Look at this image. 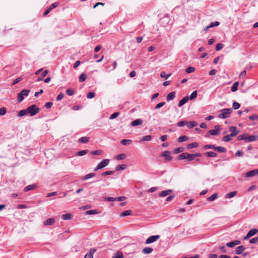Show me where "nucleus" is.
<instances>
[{
	"instance_id": "6e6d98bb",
	"label": "nucleus",
	"mask_w": 258,
	"mask_h": 258,
	"mask_svg": "<svg viewBox=\"0 0 258 258\" xmlns=\"http://www.w3.org/2000/svg\"><path fill=\"white\" fill-rule=\"evenodd\" d=\"M219 25V22L216 21L215 23H211L209 26L207 27V28H212L215 26H218Z\"/></svg>"
},
{
	"instance_id": "5701e85b",
	"label": "nucleus",
	"mask_w": 258,
	"mask_h": 258,
	"mask_svg": "<svg viewBox=\"0 0 258 258\" xmlns=\"http://www.w3.org/2000/svg\"><path fill=\"white\" fill-rule=\"evenodd\" d=\"M132 214V211L131 210H128L123 211V212L121 213L120 214V216L121 217H125L128 215H131Z\"/></svg>"
},
{
	"instance_id": "69168bd1",
	"label": "nucleus",
	"mask_w": 258,
	"mask_h": 258,
	"mask_svg": "<svg viewBox=\"0 0 258 258\" xmlns=\"http://www.w3.org/2000/svg\"><path fill=\"white\" fill-rule=\"evenodd\" d=\"M58 5H59L58 3H57V2L54 3L50 6L49 9L51 10H52L53 9L56 8Z\"/></svg>"
},
{
	"instance_id": "3c124183",
	"label": "nucleus",
	"mask_w": 258,
	"mask_h": 258,
	"mask_svg": "<svg viewBox=\"0 0 258 258\" xmlns=\"http://www.w3.org/2000/svg\"><path fill=\"white\" fill-rule=\"evenodd\" d=\"M119 114V113L118 112H114L111 115V116L109 117V119H113L116 118L117 117H118Z\"/></svg>"
},
{
	"instance_id": "72a5a7b5",
	"label": "nucleus",
	"mask_w": 258,
	"mask_h": 258,
	"mask_svg": "<svg viewBox=\"0 0 258 258\" xmlns=\"http://www.w3.org/2000/svg\"><path fill=\"white\" fill-rule=\"evenodd\" d=\"M232 138H233V137L230 136V134L229 135L224 136L222 138V141H223L224 142H229L232 140Z\"/></svg>"
},
{
	"instance_id": "f257e3e1",
	"label": "nucleus",
	"mask_w": 258,
	"mask_h": 258,
	"mask_svg": "<svg viewBox=\"0 0 258 258\" xmlns=\"http://www.w3.org/2000/svg\"><path fill=\"white\" fill-rule=\"evenodd\" d=\"M232 110L231 108H225L221 110V113L219 114L218 117L220 118H227L229 117L230 114L232 112Z\"/></svg>"
},
{
	"instance_id": "393cba45",
	"label": "nucleus",
	"mask_w": 258,
	"mask_h": 258,
	"mask_svg": "<svg viewBox=\"0 0 258 258\" xmlns=\"http://www.w3.org/2000/svg\"><path fill=\"white\" fill-rule=\"evenodd\" d=\"M152 136L151 135H147L144 136L140 140L141 142H145V141H150L152 140Z\"/></svg>"
},
{
	"instance_id": "c756f323",
	"label": "nucleus",
	"mask_w": 258,
	"mask_h": 258,
	"mask_svg": "<svg viewBox=\"0 0 258 258\" xmlns=\"http://www.w3.org/2000/svg\"><path fill=\"white\" fill-rule=\"evenodd\" d=\"M132 142L131 140L123 139L121 141V144L123 145L126 146L130 145Z\"/></svg>"
},
{
	"instance_id": "37998d69",
	"label": "nucleus",
	"mask_w": 258,
	"mask_h": 258,
	"mask_svg": "<svg viewBox=\"0 0 258 258\" xmlns=\"http://www.w3.org/2000/svg\"><path fill=\"white\" fill-rule=\"evenodd\" d=\"M97 213H98V212L96 210H89V211H87L86 212V215H93V214H96Z\"/></svg>"
},
{
	"instance_id": "cd10ccee",
	"label": "nucleus",
	"mask_w": 258,
	"mask_h": 258,
	"mask_svg": "<svg viewBox=\"0 0 258 258\" xmlns=\"http://www.w3.org/2000/svg\"><path fill=\"white\" fill-rule=\"evenodd\" d=\"M89 138L87 137H82L79 140V142H80L81 143H83V144L88 143L89 142Z\"/></svg>"
},
{
	"instance_id": "f3484780",
	"label": "nucleus",
	"mask_w": 258,
	"mask_h": 258,
	"mask_svg": "<svg viewBox=\"0 0 258 258\" xmlns=\"http://www.w3.org/2000/svg\"><path fill=\"white\" fill-rule=\"evenodd\" d=\"M245 250V247L243 245H240L236 247V253L237 254H241Z\"/></svg>"
},
{
	"instance_id": "a19ab883",
	"label": "nucleus",
	"mask_w": 258,
	"mask_h": 258,
	"mask_svg": "<svg viewBox=\"0 0 258 258\" xmlns=\"http://www.w3.org/2000/svg\"><path fill=\"white\" fill-rule=\"evenodd\" d=\"M90 153L92 155H101V154H102L103 153V151L102 150H98L92 151V152H91Z\"/></svg>"
},
{
	"instance_id": "a18cd8bd",
	"label": "nucleus",
	"mask_w": 258,
	"mask_h": 258,
	"mask_svg": "<svg viewBox=\"0 0 258 258\" xmlns=\"http://www.w3.org/2000/svg\"><path fill=\"white\" fill-rule=\"evenodd\" d=\"M217 194H214L211 196H210V197H209L208 198V200L209 201H213L215 200L217 198Z\"/></svg>"
},
{
	"instance_id": "13d9d810",
	"label": "nucleus",
	"mask_w": 258,
	"mask_h": 258,
	"mask_svg": "<svg viewBox=\"0 0 258 258\" xmlns=\"http://www.w3.org/2000/svg\"><path fill=\"white\" fill-rule=\"evenodd\" d=\"M114 173V171H107L102 173V175L106 176L108 175L113 174Z\"/></svg>"
},
{
	"instance_id": "ddd939ff",
	"label": "nucleus",
	"mask_w": 258,
	"mask_h": 258,
	"mask_svg": "<svg viewBox=\"0 0 258 258\" xmlns=\"http://www.w3.org/2000/svg\"><path fill=\"white\" fill-rule=\"evenodd\" d=\"M143 121L142 119H137L131 122V125L133 126L141 125L143 123Z\"/></svg>"
},
{
	"instance_id": "603ef678",
	"label": "nucleus",
	"mask_w": 258,
	"mask_h": 258,
	"mask_svg": "<svg viewBox=\"0 0 258 258\" xmlns=\"http://www.w3.org/2000/svg\"><path fill=\"white\" fill-rule=\"evenodd\" d=\"M240 105L239 103L236 102H234L233 103L232 107L234 109H235V110L237 109L240 107Z\"/></svg>"
},
{
	"instance_id": "7c9ffc66",
	"label": "nucleus",
	"mask_w": 258,
	"mask_h": 258,
	"mask_svg": "<svg viewBox=\"0 0 258 258\" xmlns=\"http://www.w3.org/2000/svg\"><path fill=\"white\" fill-rule=\"evenodd\" d=\"M88 150H84L77 152L76 155L79 156H82L88 153Z\"/></svg>"
},
{
	"instance_id": "de8ad7c7",
	"label": "nucleus",
	"mask_w": 258,
	"mask_h": 258,
	"mask_svg": "<svg viewBox=\"0 0 258 258\" xmlns=\"http://www.w3.org/2000/svg\"><path fill=\"white\" fill-rule=\"evenodd\" d=\"M197 91H195L192 92V93L191 94L189 99L190 100L194 99L197 97Z\"/></svg>"
},
{
	"instance_id": "0eeeda50",
	"label": "nucleus",
	"mask_w": 258,
	"mask_h": 258,
	"mask_svg": "<svg viewBox=\"0 0 258 258\" xmlns=\"http://www.w3.org/2000/svg\"><path fill=\"white\" fill-rule=\"evenodd\" d=\"M258 232V230L257 229H252L250 230L248 233H247L246 235L244 237L243 239L244 240H247L251 236L254 235L256 234Z\"/></svg>"
},
{
	"instance_id": "e2e57ef3",
	"label": "nucleus",
	"mask_w": 258,
	"mask_h": 258,
	"mask_svg": "<svg viewBox=\"0 0 258 258\" xmlns=\"http://www.w3.org/2000/svg\"><path fill=\"white\" fill-rule=\"evenodd\" d=\"M170 76V74H168V75H166L165 72H162L160 74V76L161 78H165L166 79H167Z\"/></svg>"
},
{
	"instance_id": "b1692460",
	"label": "nucleus",
	"mask_w": 258,
	"mask_h": 258,
	"mask_svg": "<svg viewBox=\"0 0 258 258\" xmlns=\"http://www.w3.org/2000/svg\"><path fill=\"white\" fill-rule=\"evenodd\" d=\"M239 85L238 82H235L233 83L232 87H231V90L232 92H235L238 89V86Z\"/></svg>"
},
{
	"instance_id": "09e8293b",
	"label": "nucleus",
	"mask_w": 258,
	"mask_h": 258,
	"mask_svg": "<svg viewBox=\"0 0 258 258\" xmlns=\"http://www.w3.org/2000/svg\"><path fill=\"white\" fill-rule=\"evenodd\" d=\"M30 91L29 90L24 89V90H23L21 92V93L23 95V96H28Z\"/></svg>"
},
{
	"instance_id": "4d7b16f0",
	"label": "nucleus",
	"mask_w": 258,
	"mask_h": 258,
	"mask_svg": "<svg viewBox=\"0 0 258 258\" xmlns=\"http://www.w3.org/2000/svg\"><path fill=\"white\" fill-rule=\"evenodd\" d=\"M7 112V109L6 107H2L0 108V115H5Z\"/></svg>"
},
{
	"instance_id": "e433bc0d",
	"label": "nucleus",
	"mask_w": 258,
	"mask_h": 258,
	"mask_svg": "<svg viewBox=\"0 0 258 258\" xmlns=\"http://www.w3.org/2000/svg\"><path fill=\"white\" fill-rule=\"evenodd\" d=\"M198 146V144L197 142H194L192 143L187 145V148L188 149H192V148L197 147Z\"/></svg>"
},
{
	"instance_id": "6ab92c4d",
	"label": "nucleus",
	"mask_w": 258,
	"mask_h": 258,
	"mask_svg": "<svg viewBox=\"0 0 258 258\" xmlns=\"http://www.w3.org/2000/svg\"><path fill=\"white\" fill-rule=\"evenodd\" d=\"M198 125V123L197 122L195 121L187 122L186 127L188 128H192L194 127L197 126Z\"/></svg>"
},
{
	"instance_id": "4c0bfd02",
	"label": "nucleus",
	"mask_w": 258,
	"mask_h": 258,
	"mask_svg": "<svg viewBox=\"0 0 258 258\" xmlns=\"http://www.w3.org/2000/svg\"><path fill=\"white\" fill-rule=\"evenodd\" d=\"M27 113H27V109H23L19 112V113L18 114V116L19 117H21V116H23L27 114Z\"/></svg>"
},
{
	"instance_id": "9d476101",
	"label": "nucleus",
	"mask_w": 258,
	"mask_h": 258,
	"mask_svg": "<svg viewBox=\"0 0 258 258\" xmlns=\"http://www.w3.org/2000/svg\"><path fill=\"white\" fill-rule=\"evenodd\" d=\"M162 156L165 157V159L168 161H170L172 159V157L171 156V153L169 151L164 152L162 154Z\"/></svg>"
},
{
	"instance_id": "ea45409f",
	"label": "nucleus",
	"mask_w": 258,
	"mask_h": 258,
	"mask_svg": "<svg viewBox=\"0 0 258 258\" xmlns=\"http://www.w3.org/2000/svg\"><path fill=\"white\" fill-rule=\"evenodd\" d=\"M126 166L125 165L121 164V165H119L117 166L115 169L116 171H119V170H124L126 168Z\"/></svg>"
},
{
	"instance_id": "f03ea898",
	"label": "nucleus",
	"mask_w": 258,
	"mask_h": 258,
	"mask_svg": "<svg viewBox=\"0 0 258 258\" xmlns=\"http://www.w3.org/2000/svg\"><path fill=\"white\" fill-rule=\"evenodd\" d=\"M39 110V108L35 104L32 105L27 108V113L31 116L35 115Z\"/></svg>"
},
{
	"instance_id": "c9c22d12",
	"label": "nucleus",
	"mask_w": 258,
	"mask_h": 258,
	"mask_svg": "<svg viewBox=\"0 0 258 258\" xmlns=\"http://www.w3.org/2000/svg\"><path fill=\"white\" fill-rule=\"evenodd\" d=\"M86 78H87L86 75L84 73H82L80 75L79 80L80 82H84V81H85Z\"/></svg>"
},
{
	"instance_id": "2f4dec72",
	"label": "nucleus",
	"mask_w": 258,
	"mask_h": 258,
	"mask_svg": "<svg viewBox=\"0 0 258 258\" xmlns=\"http://www.w3.org/2000/svg\"><path fill=\"white\" fill-rule=\"evenodd\" d=\"M215 150L220 153H225L226 151V149L222 147H215Z\"/></svg>"
},
{
	"instance_id": "0e129e2a",
	"label": "nucleus",
	"mask_w": 258,
	"mask_h": 258,
	"mask_svg": "<svg viewBox=\"0 0 258 258\" xmlns=\"http://www.w3.org/2000/svg\"><path fill=\"white\" fill-rule=\"evenodd\" d=\"M187 125V121H181L178 122V126H184Z\"/></svg>"
},
{
	"instance_id": "864d4df0",
	"label": "nucleus",
	"mask_w": 258,
	"mask_h": 258,
	"mask_svg": "<svg viewBox=\"0 0 258 258\" xmlns=\"http://www.w3.org/2000/svg\"><path fill=\"white\" fill-rule=\"evenodd\" d=\"M24 99V96L21 94V93H19L18 95V101L19 102H22Z\"/></svg>"
},
{
	"instance_id": "8fccbe9b",
	"label": "nucleus",
	"mask_w": 258,
	"mask_h": 258,
	"mask_svg": "<svg viewBox=\"0 0 258 258\" xmlns=\"http://www.w3.org/2000/svg\"><path fill=\"white\" fill-rule=\"evenodd\" d=\"M126 157V155L125 154H120L116 157L117 160H123Z\"/></svg>"
},
{
	"instance_id": "9b49d317",
	"label": "nucleus",
	"mask_w": 258,
	"mask_h": 258,
	"mask_svg": "<svg viewBox=\"0 0 258 258\" xmlns=\"http://www.w3.org/2000/svg\"><path fill=\"white\" fill-rule=\"evenodd\" d=\"M257 140H258V136L250 135V136L247 137L246 142H254V141H257Z\"/></svg>"
},
{
	"instance_id": "20e7f679",
	"label": "nucleus",
	"mask_w": 258,
	"mask_h": 258,
	"mask_svg": "<svg viewBox=\"0 0 258 258\" xmlns=\"http://www.w3.org/2000/svg\"><path fill=\"white\" fill-rule=\"evenodd\" d=\"M109 163V159H104L100 163L98 164L97 167L94 169V171H96L98 170L101 169L103 168L106 167Z\"/></svg>"
},
{
	"instance_id": "c85d7f7f",
	"label": "nucleus",
	"mask_w": 258,
	"mask_h": 258,
	"mask_svg": "<svg viewBox=\"0 0 258 258\" xmlns=\"http://www.w3.org/2000/svg\"><path fill=\"white\" fill-rule=\"evenodd\" d=\"M123 255L122 252L118 251L112 258H123Z\"/></svg>"
},
{
	"instance_id": "aec40b11",
	"label": "nucleus",
	"mask_w": 258,
	"mask_h": 258,
	"mask_svg": "<svg viewBox=\"0 0 258 258\" xmlns=\"http://www.w3.org/2000/svg\"><path fill=\"white\" fill-rule=\"evenodd\" d=\"M153 251V248L149 247H146L143 249L142 252L145 254H149L152 253Z\"/></svg>"
},
{
	"instance_id": "dca6fc26",
	"label": "nucleus",
	"mask_w": 258,
	"mask_h": 258,
	"mask_svg": "<svg viewBox=\"0 0 258 258\" xmlns=\"http://www.w3.org/2000/svg\"><path fill=\"white\" fill-rule=\"evenodd\" d=\"M172 191L170 189H167L165 190L162 191L159 194V196L161 197H164L169 195L170 192Z\"/></svg>"
},
{
	"instance_id": "a211bd4d",
	"label": "nucleus",
	"mask_w": 258,
	"mask_h": 258,
	"mask_svg": "<svg viewBox=\"0 0 258 258\" xmlns=\"http://www.w3.org/2000/svg\"><path fill=\"white\" fill-rule=\"evenodd\" d=\"M175 97V92H171L167 96V101H169L173 100Z\"/></svg>"
},
{
	"instance_id": "f704fd0d",
	"label": "nucleus",
	"mask_w": 258,
	"mask_h": 258,
	"mask_svg": "<svg viewBox=\"0 0 258 258\" xmlns=\"http://www.w3.org/2000/svg\"><path fill=\"white\" fill-rule=\"evenodd\" d=\"M236 194H237V192L235 191H232V192L228 193L226 195L225 197L226 198H233V197H234L236 195Z\"/></svg>"
},
{
	"instance_id": "4468645a",
	"label": "nucleus",
	"mask_w": 258,
	"mask_h": 258,
	"mask_svg": "<svg viewBox=\"0 0 258 258\" xmlns=\"http://www.w3.org/2000/svg\"><path fill=\"white\" fill-rule=\"evenodd\" d=\"M96 249L94 248H91L90 249L89 253H87L84 258H93V254L95 252Z\"/></svg>"
},
{
	"instance_id": "bb28decb",
	"label": "nucleus",
	"mask_w": 258,
	"mask_h": 258,
	"mask_svg": "<svg viewBox=\"0 0 258 258\" xmlns=\"http://www.w3.org/2000/svg\"><path fill=\"white\" fill-rule=\"evenodd\" d=\"M255 175V170H252L250 171L246 172L245 174L246 177H250Z\"/></svg>"
},
{
	"instance_id": "680f3d73",
	"label": "nucleus",
	"mask_w": 258,
	"mask_h": 258,
	"mask_svg": "<svg viewBox=\"0 0 258 258\" xmlns=\"http://www.w3.org/2000/svg\"><path fill=\"white\" fill-rule=\"evenodd\" d=\"M22 80V78H21V77L17 78L15 80H14V81H13V82L12 83V85H15V84L18 83L19 82L21 81Z\"/></svg>"
},
{
	"instance_id": "4be33fe9",
	"label": "nucleus",
	"mask_w": 258,
	"mask_h": 258,
	"mask_svg": "<svg viewBox=\"0 0 258 258\" xmlns=\"http://www.w3.org/2000/svg\"><path fill=\"white\" fill-rule=\"evenodd\" d=\"M95 175H96V174L95 173H91L88 174L83 177L82 180H87L89 178L94 177Z\"/></svg>"
},
{
	"instance_id": "58836bf2",
	"label": "nucleus",
	"mask_w": 258,
	"mask_h": 258,
	"mask_svg": "<svg viewBox=\"0 0 258 258\" xmlns=\"http://www.w3.org/2000/svg\"><path fill=\"white\" fill-rule=\"evenodd\" d=\"M206 154L208 156V157H215L216 156H217V154L216 153L214 152H212V151H209V152H207Z\"/></svg>"
},
{
	"instance_id": "473e14b6",
	"label": "nucleus",
	"mask_w": 258,
	"mask_h": 258,
	"mask_svg": "<svg viewBox=\"0 0 258 258\" xmlns=\"http://www.w3.org/2000/svg\"><path fill=\"white\" fill-rule=\"evenodd\" d=\"M247 136L246 134H242L241 135H239L237 137V140L238 141L244 140L245 141H246V138H247Z\"/></svg>"
},
{
	"instance_id": "2eb2a0df",
	"label": "nucleus",
	"mask_w": 258,
	"mask_h": 258,
	"mask_svg": "<svg viewBox=\"0 0 258 258\" xmlns=\"http://www.w3.org/2000/svg\"><path fill=\"white\" fill-rule=\"evenodd\" d=\"M36 187H37V186H36V185L35 184H31V185H28V186H26L24 188V191L25 192H27V191H28L31 190H34Z\"/></svg>"
},
{
	"instance_id": "052dcab7",
	"label": "nucleus",
	"mask_w": 258,
	"mask_h": 258,
	"mask_svg": "<svg viewBox=\"0 0 258 258\" xmlns=\"http://www.w3.org/2000/svg\"><path fill=\"white\" fill-rule=\"evenodd\" d=\"M224 47V45L222 43H218L217 45H216V50H220V49H221L223 47Z\"/></svg>"
},
{
	"instance_id": "bf43d9fd",
	"label": "nucleus",
	"mask_w": 258,
	"mask_h": 258,
	"mask_svg": "<svg viewBox=\"0 0 258 258\" xmlns=\"http://www.w3.org/2000/svg\"><path fill=\"white\" fill-rule=\"evenodd\" d=\"M215 146L214 145H207L204 147V149H213L215 150Z\"/></svg>"
},
{
	"instance_id": "6e6552de",
	"label": "nucleus",
	"mask_w": 258,
	"mask_h": 258,
	"mask_svg": "<svg viewBox=\"0 0 258 258\" xmlns=\"http://www.w3.org/2000/svg\"><path fill=\"white\" fill-rule=\"evenodd\" d=\"M221 128L219 125H217L215 126V129L210 130L209 133L211 135H218L219 134V131Z\"/></svg>"
},
{
	"instance_id": "774afa93",
	"label": "nucleus",
	"mask_w": 258,
	"mask_h": 258,
	"mask_svg": "<svg viewBox=\"0 0 258 258\" xmlns=\"http://www.w3.org/2000/svg\"><path fill=\"white\" fill-rule=\"evenodd\" d=\"M165 104V102H160L156 105L155 108L159 109V108H161V107H162Z\"/></svg>"
},
{
	"instance_id": "338daca9",
	"label": "nucleus",
	"mask_w": 258,
	"mask_h": 258,
	"mask_svg": "<svg viewBox=\"0 0 258 258\" xmlns=\"http://www.w3.org/2000/svg\"><path fill=\"white\" fill-rule=\"evenodd\" d=\"M258 241V237L253 238L249 240V243L251 244L256 243Z\"/></svg>"
},
{
	"instance_id": "423d86ee",
	"label": "nucleus",
	"mask_w": 258,
	"mask_h": 258,
	"mask_svg": "<svg viewBox=\"0 0 258 258\" xmlns=\"http://www.w3.org/2000/svg\"><path fill=\"white\" fill-rule=\"evenodd\" d=\"M160 237L159 235H152L148 237L146 240V244H148L158 240Z\"/></svg>"
},
{
	"instance_id": "a878e982",
	"label": "nucleus",
	"mask_w": 258,
	"mask_h": 258,
	"mask_svg": "<svg viewBox=\"0 0 258 258\" xmlns=\"http://www.w3.org/2000/svg\"><path fill=\"white\" fill-rule=\"evenodd\" d=\"M61 218L63 220H70L72 219V215L70 213H66L61 216Z\"/></svg>"
},
{
	"instance_id": "412c9836",
	"label": "nucleus",
	"mask_w": 258,
	"mask_h": 258,
	"mask_svg": "<svg viewBox=\"0 0 258 258\" xmlns=\"http://www.w3.org/2000/svg\"><path fill=\"white\" fill-rule=\"evenodd\" d=\"M189 99V97L187 96H185L183 99H182L178 103V106H181L183 104H184Z\"/></svg>"
},
{
	"instance_id": "5fc2aeb1",
	"label": "nucleus",
	"mask_w": 258,
	"mask_h": 258,
	"mask_svg": "<svg viewBox=\"0 0 258 258\" xmlns=\"http://www.w3.org/2000/svg\"><path fill=\"white\" fill-rule=\"evenodd\" d=\"M95 93L90 92H89L87 93V97L88 99H91V98H94L95 97Z\"/></svg>"
},
{
	"instance_id": "c03bdc74",
	"label": "nucleus",
	"mask_w": 258,
	"mask_h": 258,
	"mask_svg": "<svg viewBox=\"0 0 258 258\" xmlns=\"http://www.w3.org/2000/svg\"><path fill=\"white\" fill-rule=\"evenodd\" d=\"M195 70V69L194 67H189L186 69L185 72L186 73H190L194 72Z\"/></svg>"
},
{
	"instance_id": "79ce46f5",
	"label": "nucleus",
	"mask_w": 258,
	"mask_h": 258,
	"mask_svg": "<svg viewBox=\"0 0 258 258\" xmlns=\"http://www.w3.org/2000/svg\"><path fill=\"white\" fill-rule=\"evenodd\" d=\"M188 137L186 136H182L178 138V142H182L188 140Z\"/></svg>"
},
{
	"instance_id": "1a4fd4ad",
	"label": "nucleus",
	"mask_w": 258,
	"mask_h": 258,
	"mask_svg": "<svg viewBox=\"0 0 258 258\" xmlns=\"http://www.w3.org/2000/svg\"><path fill=\"white\" fill-rule=\"evenodd\" d=\"M229 131L231 132L230 134V136H232L233 137L236 136L239 133V131L237 130L236 126H230L229 127Z\"/></svg>"
},
{
	"instance_id": "7ed1b4c3",
	"label": "nucleus",
	"mask_w": 258,
	"mask_h": 258,
	"mask_svg": "<svg viewBox=\"0 0 258 258\" xmlns=\"http://www.w3.org/2000/svg\"><path fill=\"white\" fill-rule=\"evenodd\" d=\"M178 159H187V161H192L194 159V155L192 154H189L188 153H183L181 154L178 157Z\"/></svg>"
},
{
	"instance_id": "f8f14e48",
	"label": "nucleus",
	"mask_w": 258,
	"mask_h": 258,
	"mask_svg": "<svg viewBox=\"0 0 258 258\" xmlns=\"http://www.w3.org/2000/svg\"><path fill=\"white\" fill-rule=\"evenodd\" d=\"M55 222L54 218H49L43 222L44 226L52 225Z\"/></svg>"
},
{
	"instance_id": "39448f33",
	"label": "nucleus",
	"mask_w": 258,
	"mask_h": 258,
	"mask_svg": "<svg viewBox=\"0 0 258 258\" xmlns=\"http://www.w3.org/2000/svg\"><path fill=\"white\" fill-rule=\"evenodd\" d=\"M169 22L170 19L169 17L167 16L163 17V18L160 19L159 21V23L160 24V25L164 27H166L169 24Z\"/></svg>"
},
{
	"instance_id": "49530a36",
	"label": "nucleus",
	"mask_w": 258,
	"mask_h": 258,
	"mask_svg": "<svg viewBox=\"0 0 258 258\" xmlns=\"http://www.w3.org/2000/svg\"><path fill=\"white\" fill-rule=\"evenodd\" d=\"M74 93H75L74 91L71 88L68 89L66 90V93L69 96H72V95H74Z\"/></svg>"
}]
</instances>
